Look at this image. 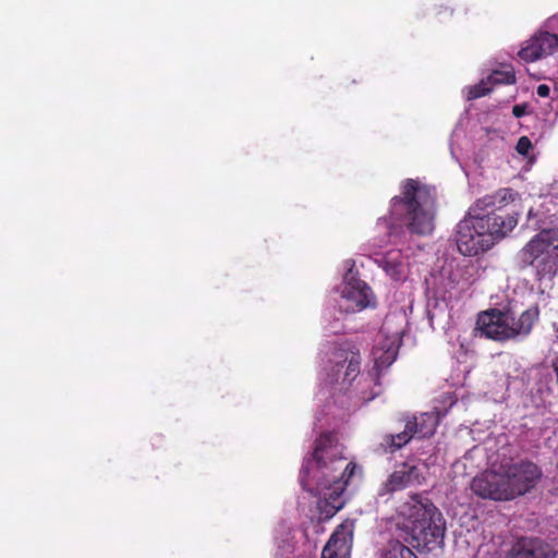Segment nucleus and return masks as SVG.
<instances>
[{"mask_svg":"<svg viewBox=\"0 0 558 558\" xmlns=\"http://www.w3.org/2000/svg\"><path fill=\"white\" fill-rule=\"evenodd\" d=\"M436 192L434 187L417 180L407 179L401 184L400 195L390 199L385 223L389 242L404 244L408 233L418 236L430 234L435 229Z\"/></svg>","mask_w":558,"mask_h":558,"instance_id":"nucleus-2","label":"nucleus"},{"mask_svg":"<svg viewBox=\"0 0 558 558\" xmlns=\"http://www.w3.org/2000/svg\"><path fill=\"white\" fill-rule=\"evenodd\" d=\"M519 197V193L510 187H502L492 194L478 198L470 210L481 215L482 211L490 209L489 213L502 214V208L513 203Z\"/></svg>","mask_w":558,"mask_h":558,"instance_id":"nucleus-14","label":"nucleus"},{"mask_svg":"<svg viewBox=\"0 0 558 558\" xmlns=\"http://www.w3.org/2000/svg\"><path fill=\"white\" fill-rule=\"evenodd\" d=\"M536 94L542 98H546L550 94V88L546 84H541L537 86Z\"/></svg>","mask_w":558,"mask_h":558,"instance_id":"nucleus-24","label":"nucleus"},{"mask_svg":"<svg viewBox=\"0 0 558 558\" xmlns=\"http://www.w3.org/2000/svg\"><path fill=\"white\" fill-rule=\"evenodd\" d=\"M372 355L374 360V373H369L364 380L373 383L374 387L369 393L362 392L364 401H372L381 393L379 377L381 373L396 361L398 355V345L395 340L385 339L383 342L374 347Z\"/></svg>","mask_w":558,"mask_h":558,"instance_id":"nucleus-8","label":"nucleus"},{"mask_svg":"<svg viewBox=\"0 0 558 558\" xmlns=\"http://www.w3.org/2000/svg\"><path fill=\"white\" fill-rule=\"evenodd\" d=\"M381 558H417L405 543L397 537L387 542L381 550Z\"/></svg>","mask_w":558,"mask_h":558,"instance_id":"nucleus-19","label":"nucleus"},{"mask_svg":"<svg viewBox=\"0 0 558 558\" xmlns=\"http://www.w3.org/2000/svg\"><path fill=\"white\" fill-rule=\"evenodd\" d=\"M517 213L498 215L487 213L478 215L469 209L468 215L457 225L456 243L464 256H476L494 246L518 225Z\"/></svg>","mask_w":558,"mask_h":558,"instance_id":"nucleus-4","label":"nucleus"},{"mask_svg":"<svg viewBox=\"0 0 558 558\" xmlns=\"http://www.w3.org/2000/svg\"><path fill=\"white\" fill-rule=\"evenodd\" d=\"M371 288L362 280L347 275L342 289V299L350 304L347 311H361L369 305Z\"/></svg>","mask_w":558,"mask_h":558,"instance_id":"nucleus-15","label":"nucleus"},{"mask_svg":"<svg viewBox=\"0 0 558 558\" xmlns=\"http://www.w3.org/2000/svg\"><path fill=\"white\" fill-rule=\"evenodd\" d=\"M405 421L408 425L415 424L414 427H411V432L413 437L417 438H428L433 436L436 432V418L433 414L423 413L418 417L416 416H405Z\"/></svg>","mask_w":558,"mask_h":558,"instance_id":"nucleus-17","label":"nucleus"},{"mask_svg":"<svg viewBox=\"0 0 558 558\" xmlns=\"http://www.w3.org/2000/svg\"><path fill=\"white\" fill-rule=\"evenodd\" d=\"M383 268L388 276L398 280L403 274V264L400 252H390L381 262Z\"/></svg>","mask_w":558,"mask_h":558,"instance_id":"nucleus-20","label":"nucleus"},{"mask_svg":"<svg viewBox=\"0 0 558 558\" xmlns=\"http://www.w3.org/2000/svg\"><path fill=\"white\" fill-rule=\"evenodd\" d=\"M472 492L481 498L492 500H510L504 470H486L471 482Z\"/></svg>","mask_w":558,"mask_h":558,"instance_id":"nucleus-9","label":"nucleus"},{"mask_svg":"<svg viewBox=\"0 0 558 558\" xmlns=\"http://www.w3.org/2000/svg\"><path fill=\"white\" fill-rule=\"evenodd\" d=\"M446 521L422 494H412L397 511L396 536L417 550L432 551L444 544Z\"/></svg>","mask_w":558,"mask_h":558,"instance_id":"nucleus-3","label":"nucleus"},{"mask_svg":"<svg viewBox=\"0 0 558 558\" xmlns=\"http://www.w3.org/2000/svg\"><path fill=\"white\" fill-rule=\"evenodd\" d=\"M501 470L510 500L533 489L543 475L541 468L529 460L501 465Z\"/></svg>","mask_w":558,"mask_h":558,"instance_id":"nucleus-7","label":"nucleus"},{"mask_svg":"<svg viewBox=\"0 0 558 558\" xmlns=\"http://www.w3.org/2000/svg\"><path fill=\"white\" fill-rule=\"evenodd\" d=\"M355 469L354 462H347L343 446L331 433H324L315 440L312 457L302 465L300 484L318 497L320 521H328L343 508L342 495Z\"/></svg>","mask_w":558,"mask_h":558,"instance_id":"nucleus-1","label":"nucleus"},{"mask_svg":"<svg viewBox=\"0 0 558 558\" xmlns=\"http://www.w3.org/2000/svg\"><path fill=\"white\" fill-rule=\"evenodd\" d=\"M532 149V142L527 136H521L515 145V150L519 155L526 157Z\"/></svg>","mask_w":558,"mask_h":558,"instance_id":"nucleus-23","label":"nucleus"},{"mask_svg":"<svg viewBox=\"0 0 558 558\" xmlns=\"http://www.w3.org/2000/svg\"><path fill=\"white\" fill-rule=\"evenodd\" d=\"M558 49V36L549 32H537L521 48L518 56L525 62H534L553 54Z\"/></svg>","mask_w":558,"mask_h":558,"instance_id":"nucleus-13","label":"nucleus"},{"mask_svg":"<svg viewBox=\"0 0 558 558\" xmlns=\"http://www.w3.org/2000/svg\"><path fill=\"white\" fill-rule=\"evenodd\" d=\"M515 550L517 558H556L549 545L537 539L519 543Z\"/></svg>","mask_w":558,"mask_h":558,"instance_id":"nucleus-16","label":"nucleus"},{"mask_svg":"<svg viewBox=\"0 0 558 558\" xmlns=\"http://www.w3.org/2000/svg\"><path fill=\"white\" fill-rule=\"evenodd\" d=\"M512 112L515 117L520 118L524 113V109L520 106H514Z\"/></svg>","mask_w":558,"mask_h":558,"instance_id":"nucleus-25","label":"nucleus"},{"mask_svg":"<svg viewBox=\"0 0 558 558\" xmlns=\"http://www.w3.org/2000/svg\"><path fill=\"white\" fill-rule=\"evenodd\" d=\"M330 362L333 364L330 371L332 380L342 384H351L360 374L361 355L357 350L339 348L332 353Z\"/></svg>","mask_w":558,"mask_h":558,"instance_id":"nucleus-10","label":"nucleus"},{"mask_svg":"<svg viewBox=\"0 0 558 558\" xmlns=\"http://www.w3.org/2000/svg\"><path fill=\"white\" fill-rule=\"evenodd\" d=\"M538 318V305L530 306L518 317L510 308L494 307L477 314L476 330L486 339L505 343L526 338Z\"/></svg>","mask_w":558,"mask_h":558,"instance_id":"nucleus-5","label":"nucleus"},{"mask_svg":"<svg viewBox=\"0 0 558 558\" xmlns=\"http://www.w3.org/2000/svg\"><path fill=\"white\" fill-rule=\"evenodd\" d=\"M553 330H554L555 338L558 340V324L557 323L553 324Z\"/></svg>","mask_w":558,"mask_h":558,"instance_id":"nucleus-26","label":"nucleus"},{"mask_svg":"<svg viewBox=\"0 0 558 558\" xmlns=\"http://www.w3.org/2000/svg\"><path fill=\"white\" fill-rule=\"evenodd\" d=\"M488 80H482L480 83L471 86L468 92V99L473 100L487 95L492 90Z\"/></svg>","mask_w":558,"mask_h":558,"instance_id":"nucleus-22","label":"nucleus"},{"mask_svg":"<svg viewBox=\"0 0 558 558\" xmlns=\"http://www.w3.org/2000/svg\"><path fill=\"white\" fill-rule=\"evenodd\" d=\"M355 520L345 519L330 535L323 548L322 558H350Z\"/></svg>","mask_w":558,"mask_h":558,"instance_id":"nucleus-11","label":"nucleus"},{"mask_svg":"<svg viewBox=\"0 0 558 558\" xmlns=\"http://www.w3.org/2000/svg\"><path fill=\"white\" fill-rule=\"evenodd\" d=\"M487 80L492 86L500 84H513L515 82V74L511 66H506L502 70H494L487 76Z\"/></svg>","mask_w":558,"mask_h":558,"instance_id":"nucleus-21","label":"nucleus"},{"mask_svg":"<svg viewBox=\"0 0 558 558\" xmlns=\"http://www.w3.org/2000/svg\"><path fill=\"white\" fill-rule=\"evenodd\" d=\"M425 477L418 465L409 461L399 463L383 484V493L390 494L413 485H422Z\"/></svg>","mask_w":558,"mask_h":558,"instance_id":"nucleus-12","label":"nucleus"},{"mask_svg":"<svg viewBox=\"0 0 558 558\" xmlns=\"http://www.w3.org/2000/svg\"><path fill=\"white\" fill-rule=\"evenodd\" d=\"M404 422V428L400 433L395 434H386L380 442V447L385 452L393 453L397 450L401 449L405 445H408L413 437V434L411 432L412 425H408L405 417L403 418ZM415 424L413 423V427Z\"/></svg>","mask_w":558,"mask_h":558,"instance_id":"nucleus-18","label":"nucleus"},{"mask_svg":"<svg viewBox=\"0 0 558 558\" xmlns=\"http://www.w3.org/2000/svg\"><path fill=\"white\" fill-rule=\"evenodd\" d=\"M523 267H533L537 276L555 275L558 269V228L537 232L520 251Z\"/></svg>","mask_w":558,"mask_h":558,"instance_id":"nucleus-6","label":"nucleus"}]
</instances>
